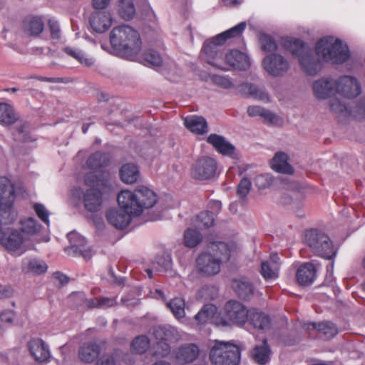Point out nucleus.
<instances>
[{"instance_id": "obj_18", "label": "nucleus", "mask_w": 365, "mask_h": 365, "mask_svg": "<svg viewBox=\"0 0 365 365\" xmlns=\"http://www.w3.org/2000/svg\"><path fill=\"white\" fill-rule=\"evenodd\" d=\"M336 80L330 77H323L313 83V92L319 100H325L336 93Z\"/></svg>"}, {"instance_id": "obj_56", "label": "nucleus", "mask_w": 365, "mask_h": 365, "mask_svg": "<svg viewBox=\"0 0 365 365\" xmlns=\"http://www.w3.org/2000/svg\"><path fill=\"white\" fill-rule=\"evenodd\" d=\"M48 26L51 38L58 40L61 38V29L58 20L54 17L50 18Z\"/></svg>"}, {"instance_id": "obj_6", "label": "nucleus", "mask_w": 365, "mask_h": 365, "mask_svg": "<svg viewBox=\"0 0 365 365\" xmlns=\"http://www.w3.org/2000/svg\"><path fill=\"white\" fill-rule=\"evenodd\" d=\"M132 197L133 195L128 192H120L117 197L119 209L110 208L106 212L108 222L117 229L125 228L133 217L139 216L140 210L133 209L128 202L132 199Z\"/></svg>"}, {"instance_id": "obj_55", "label": "nucleus", "mask_w": 365, "mask_h": 365, "mask_svg": "<svg viewBox=\"0 0 365 365\" xmlns=\"http://www.w3.org/2000/svg\"><path fill=\"white\" fill-rule=\"evenodd\" d=\"M34 209L38 218L44 222L47 227H49V212L46 207L41 203H35L34 205Z\"/></svg>"}, {"instance_id": "obj_31", "label": "nucleus", "mask_w": 365, "mask_h": 365, "mask_svg": "<svg viewBox=\"0 0 365 365\" xmlns=\"http://www.w3.org/2000/svg\"><path fill=\"white\" fill-rule=\"evenodd\" d=\"M48 266L38 258L26 257L22 261V269L25 272L41 274L46 272Z\"/></svg>"}, {"instance_id": "obj_7", "label": "nucleus", "mask_w": 365, "mask_h": 365, "mask_svg": "<svg viewBox=\"0 0 365 365\" xmlns=\"http://www.w3.org/2000/svg\"><path fill=\"white\" fill-rule=\"evenodd\" d=\"M304 241L312 252L326 259H334L337 249L334 247L329 236L322 230L312 228L304 233Z\"/></svg>"}, {"instance_id": "obj_60", "label": "nucleus", "mask_w": 365, "mask_h": 365, "mask_svg": "<svg viewBox=\"0 0 365 365\" xmlns=\"http://www.w3.org/2000/svg\"><path fill=\"white\" fill-rule=\"evenodd\" d=\"M210 212L212 213L213 216L220 213L222 209V203L220 200H212L208 204Z\"/></svg>"}, {"instance_id": "obj_42", "label": "nucleus", "mask_w": 365, "mask_h": 365, "mask_svg": "<svg viewBox=\"0 0 365 365\" xmlns=\"http://www.w3.org/2000/svg\"><path fill=\"white\" fill-rule=\"evenodd\" d=\"M279 264H272L269 261H264L261 264L260 274L268 282L274 281L279 277Z\"/></svg>"}, {"instance_id": "obj_35", "label": "nucleus", "mask_w": 365, "mask_h": 365, "mask_svg": "<svg viewBox=\"0 0 365 365\" xmlns=\"http://www.w3.org/2000/svg\"><path fill=\"white\" fill-rule=\"evenodd\" d=\"M308 329H316L322 333L326 339H331L338 333V329L335 324L329 321L322 322L319 323L309 322L307 324Z\"/></svg>"}, {"instance_id": "obj_53", "label": "nucleus", "mask_w": 365, "mask_h": 365, "mask_svg": "<svg viewBox=\"0 0 365 365\" xmlns=\"http://www.w3.org/2000/svg\"><path fill=\"white\" fill-rule=\"evenodd\" d=\"M212 82L221 88L227 89L232 88L234 84L231 80V78L228 76H224L220 75H212L211 77Z\"/></svg>"}, {"instance_id": "obj_46", "label": "nucleus", "mask_w": 365, "mask_h": 365, "mask_svg": "<svg viewBox=\"0 0 365 365\" xmlns=\"http://www.w3.org/2000/svg\"><path fill=\"white\" fill-rule=\"evenodd\" d=\"M247 114L251 117L261 116L272 123L277 118V115L259 106H249L247 108Z\"/></svg>"}, {"instance_id": "obj_21", "label": "nucleus", "mask_w": 365, "mask_h": 365, "mask_svg": "<svg viewBox=\"0 0 365 365\" xmlns=\"http://www.w3.org/2000/svg\"><path fill=\"white\" fill-rule=\"evenodd\" d=\"M225 58L228 65L240 71H247L251 66L250 56L237 49L231 50L226 53Z\"/></svg>"}, {"instance_id": "obj_5", "label": "nucleus", "mask_w": 365, "mask_h": 365, "mask_svg": "<svg viewBox=\"0 0 365 365\" xmlns=\"http://www.w3.org/2000/svg\"><path fill=\"white\" fill-rule=\"evenodd\" d=\"M246 26V22L242 21L212 38L206 40L203 43L200 53L202 58L214 67L221 70H226L220 64L224 58L222 46L229 38L241 36Z\"/></svg>"}, {"instance_id": "obj_39", "label": "nucleus", "mask_w": 365, "mask_h": 365, "mask_svg": "<svg viewBox=\"0 0 365 365\" xmlns=\"http://www.w3.org/2000/svg\"><path fill=\"white\" fill-rule=\"evenodd\" d=\"M271 349L268 344L267 339H264L262 344L256 346L253 351V357L255 361L260 365H264L270 359Z\"/></svg>"}, {"instance_id": "obj_64", "label": "nucleus", "mask_w": 365, "mask_h": 365, "mask_svg": "<svg viewBox=\"0 0 365 365\" xmlns=\"http://www.w3.org/2000/svg\"><path fill=\"white\" fill-rule=\"evenodd\" d=\"M51 52V48L49 47H41V46H35V47H32L30 49V53L32 54V55H36V56H40V55H42V54H48L49 53Z\"/></svg>"}, {"instance_id": "obj_61", "label": "nucleus", "mask_w": 365, "mask_h": 365, "mask_svg": "<svg viewBox=\"0 0 365 365\" xmlns=\"http://www.w3.org/2000/svg\"><path fill=\"white\" fill-rule=\"evenodd\" d=\"M99 308H108L116 304L115 298L101 297L98 299Z\"/></svg>"}, {"instance_id": "obj_9", "label": "nucleus", "mask_w": 365, "mask_h": 365, "mask_svg": "<svg viewBox=\"0 0 365 365\" xmlns=\"http://www.w3.org/2000/svg\"><path fill=\"white\" fill-rule=\"evenodd\" d=\"M240 356L238 346L220 341H215L210 351V359L214 365H237Z\"/></svg>"}, {"instance_id": "obj_27", "label": "nucleus", "mask_w": 365, "mask_h": 365, "mask_svg": "<svg viewBox=\"0 0 365 365\" xmlns=\"http://www.w3.org/2000/svg\"><path fill=\"white\" fill-rule=\"evenodd\" d=\"M272 168L279 173L292 175L294 168L289 163V156L284 152H277L272 160Z\"/></svg>"}, {"instance_id": "obj_59", "label": "nucleus", "mask_w": 365, "mask_h": 365, "mask_svg": "<svg viewBox=\"0 0 365 365\" xmlns=\"http://www.w3.org/2000/svg\"><path fill=\"white\" fill-rule=\"evenodd\" d=\"M15 313L11 309H5L0 314V319L2 322L12 324Z\"/></svg>"}, {"instance_id": "obj_48", "label": "nucleus", "mask_w": 365, "mask_h": 365, "mask_svg": "<svg viewBox=\"0 0 365 365\" xmlns=\"http://www.w3.org/2000/svg\"><path fill=\"white\" fill-rule=\"evenodd\" d=\"M150 346V339L145 335L136 336L131 342L130 349L132 352L137 354H144Z\"/></svg>"}, {"instance_id": "obj_57", "label": "nucleus", "mask_w": 365, "mask_h": 365, "mask_svg": "<svg viewBox=\"0 0 365 365\" xmlns=\"http://www.w3.org/2000/svg\"><path fill=\"white\" fill-rule=\"evenodd\" d=\"M86 294L83 292H74L69 295V300L73 303L78 309L84 308Z\"/></svg>"}, {"instance_id": "obj_23", "label": "nucleus", "mask_w": 365, "mask_h": 365, "mask_svg": "<svg viewBox=\"0 0 365 365\" xmlns=\"http://www.w3.org/2000/svg\"><path fill=\"white\" fill-rule=\"evenodd\" d=\"M207 142L222 155L231 156L235 153V147L222 135L212 133L207 138Z\"/></svg>"}, {"instance_id": "obj_63", "label": "nucleus", "mask_w": 365, "mask_h": 365, "mask_svg": "<svg viewBox=\"0 0 365 365\" xmlns=\"http://www.w3.org/2000/svg\"><path fill=\"white\" fill-rule=\"evenodd\" d=\"M53 278L59 281L60 285L63 286L68 283L69 277L61 272H55L53 274Z\"/></svg>"}, {"instance_id": "obj_30", "label": "nucleus", "mask_w": 365, "mask_h": 365, "mask_svg": "<svg viewBox=\"0 0 365 365\" xmlns=\"http://www.w3.org/2000/svg\"><path fill=\"white\" fill-rule=\"evenodd\" d=\"M101 353V346L94 341L84 344L79 349V359L86 363L95 361Z\"/></svg>"}, {"instance_id": "obj_43", "label": "nucleus", "mask_w": 365, "mask_h": 365, "mask_svg": "<svg viewBox=\"0 0 365 365\" xmlns=\"http://www.w3.org/2000/svg\"><path fill=\"white\" fill-rule=\"evenodd\" d=\"M119 16L124 20H130L135 14V9L132 0H119L118 4Z\"/></svg>"}, {"instance_id": "obj_52", "label": "nucleus", "mask_w": 365, "mask_h": 365, "mask_svg": "<svg viewBox=\"0 0 365 365\" xmlns=\"http://www.w3.org/2000/svg\"><path fill=\"white\" fill-rule=\"evenodd\" d=\"M252 187L250 180L244 177L241 179L237 187V195L240 199L244 200L247 197Z\"/></svg>"}, {"instance_id": "obj_50", "label": "nucleus", "mask_w": 365, "mask_h": 365, "mask_svg": "<svg viewBox=\"0 0 365 365\" xmlns=\"http://www.w3.org/2000/svg\"><path fill=\"white\" fill-rule=\"evenodd\" d=\"M216 307L212 304H205L195 314V319L200 324L205 323L215 312Z\"/></svg>"}, {"instance_id": "obj_32", "label": "nucleus", "mask_w": 365, "mask_h": 365, "mask_svg": "<svg viewBox=\"0 0 365 365\" xmlns=\"http://www.w3.org/2000/svg\"><path fill=\"white\" fill-rule=\"evenodd\" d=\"M12 135L15 141L31 142L36 138L29 131V124L27 122H19L12 130Z\"/></svg>"}, {"instance_id": "obj_45", "label": "nucleus", "mask_w": 365, "mask_h": 365, "mask_svg": "<svg viewBox=\"0 0 365 365\" xmlns=\"http://www.w3.org/2000/svg\"><path fill=\"white\" fill-rule=\"evenodd\" d=\"M41 225L34 218L29 217L21 220L20 232L29 235H34L41 230Z\"/></svg>"}, {"instance_id": "obj_12", "label": "nucleus", "mask_w": 365, "mask_h": 365, "mask_svg": "<svg viewBox=\"0 0 365 365\" xmlns=\"http://www.w3.org/2000/svg\"><path fill=\"white\" fill-rule=\"evenodd\" d=\"M16 220L9 223L0 222V244L9 251L17 250L24 241V237L19 230L7 227Z\"/></svg>"}, {"instance_id": "obj_47", "label": "nucleus", "mask_w": 365, "mask_h": 365, "mask_svg": "<svg viewBox=\"0 0 365 365\" xmlns=\"http://www.w3.org/2000/svg\"><path fill=\"white\" fill-rule=\"evenodd\" d=\"M167 307L170 309L176 319L180 320L184 318L185 312L183 299L180 297L174 298L167 303Z\"/></svg>"}, {"instance_id": "obj_38", "label": "nucleus", "mask_w": 365, "mask_h": 365, "mask_svg": "<svg viewBox=\"0 0 365 365\" xmlns=\"http://www.w3.org/2000/svg\"><path fill=\"white\" fill-rule=\"evenodd\" d=\"M139 174L138 168L133 163L125 164L120 170L121 180L128 184L135 182L139 178Z\"/></svg>"}, {"instance_id": "obj_26", "label": "nucleus", "mask_w": 365, "mask_h": 365, "mask_svg": "<svg viewBox=\"0 0 365 365\" xmlns=\"http://www.w3.org/2000/svg\"><path fill=\"white\" fill-rule=\"evenodd\" d=\"M237 296L244 300H249L254 294L255 287L252 282L245 277L235 279L232 284Z\"/></svg>"}, {"instance_id": "obj_2", "label": "nucleus", "mask_w": 365, "mask_h": 365, "mask_svg": "<svg viewBox=\"0 0 365 365\" xmlns=\"http://www.w3.org/2000/svg\"><path fill=\"white\" fill-rule=\"evenodd\" d=\"M110 42L118 55L137 61L142 41L138 32L128 25L114 27L110 34Z\"/></svg>"}, {"instance_id": "obj_41", "label": "nucleus", "mask_w": 365, "mask_h": 365, "mask_svg": "<svg viewBox=\"0 0 365 365\" xmlns=\"http://www.w3.org/2000/svg\"><path fill=\"white\" fill-rule=\"evenodd\" d=\"M155 337L158 341L171 342L177 339L178 331L175 328L170 326L158 327L154 331Z\"/></svg>"}, {"instance_id": "obj_3", "label": "nucleus", "mask_w": 365, "mask_h": 365, "mask_svg": "<svg viewBox=\"0 0 365 365\" xmlns=\"http://www.w3.org/2000/svg\"><path fill=\"white\" fill-rule=\"evenodd\" d=\"M234 245L217 241L210 243L211 252H203L196 259V268L203 276H213L218 274L221 264L230 260Z\"/></svg>"}, {"instance_id": "obj_24", "label": "nucleus", "mask_w": 365, "mask_h": 365, "mask_svg": "<svg viewBox=\"0 0 365 365\" xmlns=\"http://www.w3.org/2000/svg\"><path fill=\"white\" fill-rule=\"evenodd\" d=\"M317 277V269L312 262L301 264L296 273L297 282L302 286H309L314 283Z\"/></svg>"}, {"instance_id": "obj_40", "label": "nucleus", "mask_w": 365, "mask_h": 365, "mask_svg": "<svg viewBox=\"0 0 365 365\" xmlns=\"http://www.w3.org/2000/svg\"><path fill=\"white\" fill-rule=\"evenodd\" d=\"M63 51L67 55L77 60L83 66H91L95 63L93 58L88 56L81 49L66 46L63 48Z\"/></svg>"}, {"instance_id": "obj_19", "label": "nucleus", "mask_w": 365, "mask_h": 365, "mask_svg": "<svg viewBox=\"0 0 365 365\" xmlns=\"http://www.w3.org/2000/svg\"><path fill=\"white\" fill-rule=\"evenodd\" d=\"M110 192L103 191L99 187H91L83 193V201L85 208L91 212L98 211L102 205L103 193Z\"/></svg>"}, {"instance_id": "obj_36", "label": "nucleus", "mask_w": 365, "mask_h": 365, "mask_svg": "<svg viewBox=\"0 0 365 365\" xmlns=\"http://www.w3.org/2000/svg\"><path fill=\"white\" fill-rule=\"evenodd\" d=\"M19 119L14 108L6 103H0V123L4 125H11Z\"/></svg>"}, {"instance_id": "obj_33", "label": "nucleus", "mask_w": 365, "mask_h": 365, "mask_svg": "<svg viewBox=\"0 0 365 365\" xmlns=\"http://www.w3.org/2000/svg\"><path fill=\"white\" fill-rule=\"evenodd\" d=\"M173 259L170 254L164 253L157 255L153 264L154 268L159 272L173 276L175 272L173 269Z\"/></svg>"}, {"instance_id": "obj_11", "label": "nucleus", "mask_w": 365, "mask_h": 365, "mask_svg": "<svg viewBox=\"0 0 365 365\" xmlns=\"http://www.w3.org/2000/svg\"><path fill=\"white\" fill-rule=\"evenodd\" d=\"M217 168V160L213 158L205 156L195 161L191 168L190 173L195 180L205 181L215 176Z\"/></svg>"}, {"instance_id": "obj_51", "label": "nucleus", "mask_w": 365, "mask_h": 365, "mask_svg": "<svg viewBox=\"0 0 365 365\" xmlns=\"http://www.w3.org/2000/svg\"><path fill=\"white\" fill-rule=\"evenodd\" d=\"M259 41L263 51L275 53L277 50V43L271 36L265 34H262Z\"/></svg>"}, {"instance_id": "obj_4", "label": "nucleus", "mask_w": 365, "mask_h": 365, "mask_svg": "<svg viewBox=\"0 0 365 365\" xmlns=\"http://www.w3.org/2000/svg\"><path fill=\"white\" fill-rule=\"evenodd\" d=\"M110 163L109 154L102 151L92 153L86 160L90 172L84 175V183L89 187H99L104 192L113 190L110 172L105 170Z\"/></svg>"}, {"instance_id": "obj_10", "label": "nucleus", "mask_w": 365, "mask_h": 365, "mask_svg": "<svg viewBox=\"0 0 365 365\" xmlns=\"http://www.w3.org/2000/svg\"><path fill=\"white\" fill-rule=\"evenodd\" d=\"M121 192H128L133 195L132 199L128 202L133 207V209L140 210L139 216L144 209L153 207L158 202L156 193L147 187L140 186L135 192L128 190H123Z\"/></svg>"}, {"instance_id": "obj_54", "label": "nucleus", "mask_w": 365, "mask_h": 365, "mask_svg": "<svg viewBox=\"0 0 365 365\" xmlns=\"http://www.w3.org/2000/svg\"><path fill=\"white\" fill-rule=\"evenodd\" d=\"M255 185L259 190H264L269 187L273 182V178L269 174H261L255 178Z\"/></svg>"}, {"instance_id": "obj_22", "label": "nucleus", "mask_w": 365, "mask_h": 365, "mask_svg": "<svg viewBox=\"0 0 365 365\" xmlns=\"http://www.w3.org/2000/svg\"><path fill=\"white\" fill-rule=\"evenodd\" d=\"M89 22L96 32L103 33L111 26L112 16L108 11H96L91 14Z\"/></svg>"}, {"instance_id": "obj_29", "label": "nucleus", "mask_w": 365, "mask_h": 365, "mask_svg": "<svg viewBox=\"0 0 365 365\" xmlns=\"http://www.w3.org/2000/svg\"><path fill=\"white\" fill-rule=\"evenodd\" d=\"M184 125L192 133L197 135H202L208 132L207 123L202 116H187L184 119Z\"/></svg>"}, {"instance_id": "obj_28", "label": "nucleus", "mask_w": 365, "mask_h": 365, "mask_svg": "<svg viewBox=\"0 0 365 365\" xmlns=\"http://www.w3.org/2000/svg\"><path fill=\"white\" fill-rule=\"evenodd\" d=\"M24 29L31 36H38L44 29L43 16H29L24 21Z\"/></svg>"}, {"instance_id": "obj_62", "label": "nucleus", "mask_w": 365, "mask_h": 365, "mask_svg": "<svg viewBox=\"0 0 365 365\" xmlns=\"http://www.w3.org/2000/svg\"><path fill=\"white\" fill-rule=\"evenodd\" d=\"M97 365H115L114 357L110 354L103 355L98 361Z\"/></svg>"}, {"instance_id": "obj_44", "label": "nucleus", "mask_w": 365, "mask_h": 365, "mask_svg": "<svg viewBox=\"0 0 365 365\" xmlns=\"http://www.w3.org/2000/svg\"><path fill=\"white\" fill-rule=\"evenodd\" d=\"M202 240L201 232L195 229L188 228L184 232V242L186 247L194 248L197 247Z\"/></svg>"}, {"instance_id": "obj_16", "label": "nucleus", "mask_w": 365, "mask_h": 365, "mask_svg": "<svg viewBox=\"0 0 365 365\" xmlns=\"http://www.w3.org/2000/svg\"><path fill=\"white\" fill-rule=\"evenodd\" d=\"M225 309L226 318L238 327L245 324L250 311L244 304L235 300L227 302Z\"/></svg>"}, {"instance_id": "obj_8", "label": "nucleus", "mask_w": 365, "mask_h": 365, "mask_svg": "<svg viewBox=\"0 0 365 365\" xmlns=\"http://www.w3.org/2000/svg\"><path fill=\"white\" fill-rule=\"evenodd\" d=\"M16 192L12 182L6 177L0 178V222L9 223L17 217L14 207Z\"/></svg>"}, {"instance_id": "obj_17", "label": "nucleus", "mask_w": 365, "mask_h": 365, "mask_svg": "<svg viewBox=\"0 0 365 365\" xmlns=\"http://www.w3.org/2000/svg\"><path fill=\"white\" fill-rule=\"evenodd\" d=\"M200 353V347L196 344L186 343L178 347L173 351V355L178 364H185L196 360Z\"/></svg>"}, {"instance_id": "obj_14", "label": "nucleus", "mask_w": 365, "mask_h": 365, "mask_svg": "<svg viewBox=\"0 0 365 365\" xmlns=\"http://www.w3.org/2000/svg\"><path fill=\"white\" fill-rule=\"evenodd\" d=\"M70 246L65 248V252L71 256H82L86 260L91 258V248L87 245L86 239L75 231L67 234Z\"/></svg>"}, {"instance_id": "obj_37", "label": "nucleus", "mask_w": 365, "mask_h": 365, "mask_svg": "<svg viewBox=\"0 0 365 365\" xmlns=\"http://www.w3.org/2000/svg\"><path fill=\"white\" fill-rule=\"evenodd\" d=\"M137 61L147 66H159L163 63V58L157 51L148 48L144 50L140 56L138 54Z\"/></svg>"}, {"instance_id": "obj_49", "label": "nucleus", "mask_w": 365, "mask_h": 365, "mask_svg": "<svg viewBox=\"0 0 365 365\" xmlns=\"http://www.w3.org/2000/svg\"><path fill=\"white\" fill-rule=\"evenodd\" d=\"M215 217L210 211H202L197 215L196 224L200 228H209L213 226Z\"/></svg>"}, {"instance_id": "obj_25", "label": "nucleus", "mask_w": 365, "mask_h": 365, "mask_svg": "<svg viewBox=\"0 0 365 365\" xmlns=\"http://www.w3.org/2000/svg\"><path fill=\"white\" fill-rule=\"evenodd\" d=\"M247 322H248L249 325H251L253 329L262 331L269 330L272 325V320L269 315L263 312L255 309L250 311Z\"/></svg>"}, {"instance_id": "obj_34", "label": "nucleus", "mask_w": 365, "mask_h": 365, "mask_svg": "<svg viewBox=\"0 0 365 365\" xmlns=\"http://www.w3.org/2000/svg\"><path fill=\"white\" fill-rule=\"evenodd\" d=\"M240 92L257 100L263 101H269V93L264 89L260 88L251 83L241 84Z\"/></svg>"}, {"instance_id": "obj_13", "label": "nucleus", "mask_w": 365, "mask_h": 365, "mask_svg": "<svg viewBox=\"0 0 365 365\" xmlns=\"http://www.w3.org/2000/svg\"><path fill=\"white\" fill-rule=\"evenodd\" d=\"M262 64L264 71L274 77L283 76L290 67L289 61L277 53L265 56Z\"/></svg>"}, {"instance_id": "obj_58", "label": "nucleus", "mask_w": 365, "mask_h": 365, "mask_svg": "<svg viewBox=\"0 0 365 365\" xmlns=\"http://www.w3.org/2000/svg\"><path fill=\"white\" fill-rule=\"evenodd\" d=\"M330 109L335 113H343L347 110V107L344 103L334 98L330 101Z\"/></svg>"}, {"instance_id": "obj_1", "label": "nucleus", "mask_w": 365, "mask_h": 365, "mask_svg": "<svg viewBox=\"0 0 365 365\" xmlns=\"http://www.w3.org/2000/svg\"><path fill=\"white\" fill-rule=\"evenodd\" d=\"M281 44L285 51L298 58L304 72L310 76H314L322 70L323 63L320 56L324 61L336 64H342L350 57L348 46L344 44L341 39H334L332 36H324L317 41V55H314L312 49L299 38H283Z\"/></svg>"}, {"instance_id": "obj_20", "label": "nucleus", "mask_w": 365, "mask_h": 365, "mask_svg": "<svg viewBox=\"0 0 365 365\" xmlns=\"http://www.w3.org/2000/svg\"><path fill=\"white\" fill-rule=\"evenodd\" d=\"M31 355L40 363L48 361L51 354L48 346L39 338H32L28 342Z\"/></svg>"}, {"instance_id": "obj_15", "label": "nucleus", "mask_w": 365, "mask_h": 365, "mask_svg": "<svg viewBox=\"0 0 365 365\" xmlns=\"http://www.w3.org/2000/svg\"><path fill=\"white\" fill-rule=\"evenodd\" d=\"M336 93L346 98H354L361 93V86L359 80L351 76L344 75L336 80Z\"/></svg>"}]
</instances>
